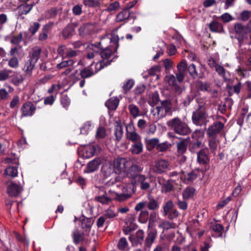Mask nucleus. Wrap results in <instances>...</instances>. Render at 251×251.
<instances>
[{
    "instance_id": "6e6d98bb",
    "label": "nucleus",
    "mask_w": 251,
    "mask_h": 251,
    "mask_svg": "<svg viewBox=\"0 0 251 251\" xmlns=\"http://www.w3.org/2000/svg\"><path fill=\"white\" fill-rule=\"evenodd\" d=\"M165 80L169 84V85L172 86L176 84L177 82L176 75L175 76L173 75H169L166 76Z\"/></svg>"
},
{
    "instance_id": "5701e85b",
    "label": "nucleus",
    "mask_w": 251,
    "mask_h": 251,
    "mask_svg": "<svg viewBox=\"0 0 251 251\" xmlns=\"http://www.w3.org/2000/svg\"><path fill=\"white\" fill-rule=\"evenodd\" d=\"M95 148L93 145H88L84 147L81 149L82 155L84 158L92 157L95 154Z\"/></svg>"
},
{
    "instance_id": "e433bc0d",
    "label": "nucleus",
    "mask_w": 251,
    "mask_h": 251,
    "mask_svg": "<svg viewBox=\"0 0 251 251\" xmlns=\"http://www.w3.org/2000/svg\"><path fill=\"white\" fill-rule=\"evenodd\" d=\"M130 16L129 11L127 9H124L122 11L119 13L116 17L117 22H122L126 21Z\"/></svg>"
},
{
    "instance_id": "bf43d9fd",
    "label": "nucleus",
    "mask_w": 251,
    "mask_h": 251,
    "mask_svg": "<svg viewBox=\"0 0 251 251\" xmlns=\"http://www.w3.org/2000/svg\"><path fill=\"white\" fill-rule=\"evenodd\" d=\"M23 39V34L21 32L19 33L17 35L13 36L10 40L11 44L18 45L22 41Z\"/></svg>"
},
{
    "instance_id": "72a5a7b5",
    "label": "nucleus",
    "mask_w": 251,
    "mask_h": 251,
    "mask_svg": "<svg viewBox=\"0 0 251 251\" xmlns=\"http://www.w3.org/2000/svg\"><path fill=\"white\" fill-rule=\"evenodd\" d=\"M75 63V61L73 59H62V61L56 65V68L58 70H61L65 68H69L73 66Z\"/></svg>"
},
{
    "instance_id": "4468645a",
    "label": "nucleus",
    "mask_w": 251,
    "mask_h": 251,
    "mask_svg": "<svg viewBox=\"0 0 251 251\" xmlns=\"http://www.w3.org/2000/svg\"><path fill=\"white\" fill-rule=\"evenodd\" d=\"M36 107L32 102L28 101L24 104L21 107V111L22 112V117L31 116L35 113Z\"/></svg>"
},
{
    "instance_id": "052dcab7",
    "label": "nucleus",
    "mask_w": 251,
    "mask_h": 251,
    "mask_svg": "<svg viewBox=\"0 0 251 251\" xmlns=\"http://www.w3.org/2000/svg\"><path fill=\"white\" fill-rule=\"evenodd\" d=\"M158 227L164 230L169 229L173 227L172 224L169 221L162 220L159 222Z\"/></svg>"
},
{
    "instance_id": "dca6fc26",
    "label": "nucleus",
    "mask_w": 251,
    "mask_h": 251,
    "mask_svg": "<svg viewBox=\"0 0 251 251\" xmlns=\"http://www.w3.org/2000/svg\"><path fill=\"white\" fill-rule=\"evenodd\" d=\"M100 49L101 50L99 52L100 53L101 57L102 58V60L100 61L99 62L97 63L96 64H100L101 62L103 61L104 62L103 63L104 68V67L109 65L112 61V59H110V58L112 55V51L110 49L108 48H106L102 50H101V48Z\"/></svg>"
},
{
    "instance_id": "c03bdc74",
    "label": "nucleus",
    "mask_w": 251,
    "mask_h": 251,
    "mask_svg": "<svg viewBox=\"0 0 251 251\" xmlns=\"http://www.w3.org/2000/svg\"><path fill=\"white\" fill-rule=\"evenodd\" d=\"M187 69L189 72L190 76L193 79H196L197 78H202V76L198 74L196 69V67L194 64H191L188 67H187Z\"/></svg>"
},
{
    "instance_id": "49530a36",
    "label": "nucleus",
    "mask_w": 251,
    "mask_h": 251,
    "mask_svg": "<svg viewBox=\"0 0 251 251\" xmlns=\"http://www.w3.org/2000/svg\"><path fill=\"white\" fill-rule=\"evenodd\" d=\"M73 241L75 244H78L84 239V233H80L77 230L73 231L72 234Z\"/></svg>"
},
{
    "instance_id": "c85d7f7f",
    "label": "nucleus",
    "mask_w": 251,
    "mask_h": 251,
    "mask_svg": "<svg viewBox=\"0 0 251 251\" xmlns=\"http://www.w3.org/2000/svg\"><path fill=\"white\" fill-rule=\"evenodd\" d=\"M143 150V145L141 140L132 143L129 151L133 154H139L141 153Z\"/></svg>"
},
{
    "instance_id": "39448f33",
    "label": "nucleus",
    "mask_w": 251,
    "mask_h": 251,
    "mask_svg": "<svg viewBox=\"0 0 251 251\" xmlns=\"http://www.w3.org/2000/svg\"><path fill=\"white\" fill-rule=\"evenodd\" d=\"M103 61L101 62L100 64L91 63L90 65L83 68L80 70L78 75H80L81 78H88L92 77L98 72L100 70L103 68Z\"/></svg>"
},
{
    "instance_id": "473e14b6",
    "label": "nucleus",
    "mask_w": 251,
    "mask_h": 251,
    "mask_svg": "<svg viewBox=\"0 0 251 251\" xmlns=\"http://www.w3.org/2000/svg\"><path fill=\"white\" fill-rule=\"evenodd\" d=\"M119 103V100L118 98H111L105 102V105L108 109L115 110L117 109Z\"/></svg>"
},
{
    "instance_id": "aec40b11",
    "label": "nucleus",
    "mask_w": 251,
    "mask_h": 251,
    "mask_svg": "<svg viewBox=\"0 0 251 251\" xmlns=\"http://www.w3.org/2000/svg\"><path fill=\"white\" fill-rule=\"evenodd\" d=\"M157 181L165 193H168L173 189V185L171 180H166L163 177L159 176L157 177Z\"/></svg>"
},
{
    "instance_id": "603ef678",
    "label": "nucleus",
    "mask_w": 251,
    "mask_h": 251,
    "mask_svg": "<svg viewBox=\"0 0 251 251\" xmlns=\"http://www.w3.org/2000/svg\"><path fill=\"white\" fill-rule=\"evenodd\" d=\"M4 174L13 177H16L18 174L17 169L15 167L9 166L5 170Z\"/></svg>"
},
{
    "instance_id": "de8ad7c7",
    "label": "nucleus",
    "mask_w": 251,
    "mask_h": 251,
    "mask_svg": "<svg viewBox=\"0 0 251 251\" xmlns=\"http://www.w3.org/2000/svg\"><path fill=\"white\" fill-rule=\"evenodd\" d=\"M174 207V204L171 200H169L165 202L163 206V216H167L169 212H170Z\"/></svg>"
},
{
    "instance_id": "79ce46f5",
    "label": "nucleus",
    "mask_w": 251,
    "mask_h": 251,
    "mask_svg": "<svg viewBox=\"0 0 251 251\" xmlns=\"http://www.w3.org/2000/svg\"><path fill=\"white\" fill-rule=\"evenodd\" d=\"M93 29V26L91 24H85L80 26L78 29L80 35L83 36L89 34Z\"/></svg>"
},
{
    "instance_id": "412c9836",
    "label": "nucleus",
    "mask_w": 251,
    "mask_h": 251,
    "mask_svg": "<svg viewBox=\"0 0 251 251\" xmlns=\"http://www.w3.org/2000/svg\"><path fill=\"white\" fill-rule=\"evenodd\" d=\"M197 161L201 165H205L208 163L209 158L205 150L202 149L197 153Z\"/></svg>"
},
{
    "instance_id": "a19ab883",
    "label": "nucleus",
    "mask_w": 251,
    "mask_h": 251,
    "mask_svg": "<svg viewBox=\"0 0 251 251\" xmlns=\"http://www.w3.org/2000/svg\"><path fill=\"white\" fill-rule=\"evenodd\" d=\"M128 110H129L130 114L133 118H136L141 115L140 111L138 107L135 104H129L128 105Z\"/></svg>"
},
{
    "instance_id": "338daca9",
    "label": "nucleus",
    "mask_w": 251,
    "mask_h": 251,
    "mask_svg": "<svg viewBox=\"0 0 251 251\" xmlns=\"http://www.w3.org/2000/svg\"><path fill=\"white\" fill-rule=\"evenodd\" d=\"M83 4L89 7H98L100 6V2L97 0H83Z\"/></svg>"
},
{
    "instance_id": "680f3d73",
    "label": "nucleus",
    "mask_w": 251,
    "mask_h": 251,
    "mask_svg": "<svg viewBox=\"0 0 251 251\" xmlns=\"http://www.w3.org/2000/svg\"><path fill=\"white\" fill-rule=\"evenodd\" d=\"M170 147V145L167 142H163L160 144L158 143L157 146V150L160 152H165L167 151Z\"/></svg>"
},
{
    "instance_id": "e2e57ef3",
    "label": "nucleus",
    "mask_w": 251,
    "mask_h": 251,
    "mask_svg": "<svg viewBox=\"0 0 251 251\" xmlns=\"http://www.w3.org/2000/svg\"><path fill=\"white\" fill-rule=\"evenodd\" d=\"M202 143L200 141L192 142L190 145V150L191 152H195L202 146Z\"/></svg>"
},
{
    "instance_id": "6ab92c4d",
    "label": "nucleus",
    "mask_w": 251,
    "mask_h": 251,
    "mask_svg": "<svg viewBox=\"0 0 251 251\" xmlns=\"http://www.w3.org/2000/svg\"><path fill=\"white\" fill-rule=\"evenodd\" d=\"M197 176L198 175L195 171H191L188 173L182 171L180 175V179L184 183L189 184L195 180Z\"/></svg>"
},
{
    "instance_id": "7c9ffc66",
    "label": "nucleus",
    "mask_w": 251,
    "mask_h": 251,
    "mask_svg": "<svg viewBox=\"0 0 251 251\" xmlns=\"http://www.w3.org/2000/svg\"><path fill=\"white\" fill-rule=\"evenodd\" d=\"M95 199L98 202L104 204H108L111 201V199L107 197L106 192L103 190L100 192L99 195L96 196Z\"/></svg>"
},
{
    "instance_id": "f704fd0d",
    "label": "nucleus",
    "mask_w": 251,
    "mask_h": 251,
    "mask_svg": "<svg viewBox=\"0 0 251 251\" xmlns=\"http://www.w3.org/2000/svg\"><path fill=\"white\" fill-rule=\"evenodd\" d=\"M35 63H33L28 59L25 62L23 68V70L25 74L26 75L29 76L31 75L32 70L35 67Z\"/></svg>"
},
{
    "instance_id": "774afa93",
    "label": "nucleus",
    "mask_w": 251,
    "mask_h": 251,
    "mask_svg": "<svg viewBox=\"0 0 251 251\" xmlns=\"http://www.w3.org/2000/svg\"><path fill=\"white\" fill-rule=\"evenodd\" d=\"M40 27V24L38 22H34L31 24L29 28V32L32 35H34Z\"/></svg>"
},
{
    "instance_id": "a878e982",
    "label": "nucleus",
    "mask_w": 251,
    "mask_h": 251,
    "mask_svg": "<svg viewBox=\"0 0 251 251\" xmlns=\"http://www.w3.org/2000/svg\"><path fill=\"white\" fill-rule=\"evenodd\" d=\"M115 169L112 165H104L101 169V175L104 178H107L112 175L115 172Z\"/></svg>"
},
{
    "instance_id": "0eeeda50",
    "label": "nucleus",
    "mask_w": 251,
    "mask_h": 251,
    "mask_svg": "<svg viewBox=\"0 0 251 251\" xmlns=\"http://www.w3.org/2000/svg\"><path fill=\"white\" fill-rule=\"evenodd\" d=\"M151 180L148 176L141 175L136 177V179L132 181L133 189H136L137 185L140 186L141 190L147 191L150 189Z\"/></svg>"
},
{
    "instance_id": "8fccbe9b",
    "label": "nucleus",
    "mask_w": 251,
    "mask_h": 251,
    "mask_svg": "<svg viewBox=\"0 0 251 251\" xmlns=\"http://www.w3.org/2000/svg\"><path fill=\"white\" fill-rule=\"evenodd\" d=\"M13 89L10 86L8 87V91L4 88L0 89V99L2 100H7L9 98V93H11Z\"/></svg>"
},
{
    "instance_id": "9b49d317",
    "label": "nucleus",
    "mask_w": 251,
    "mask_h": 251,
    "mask_svg": "<svg viewBox=\"0 0 251 251\" xmlns=\"http://www.w3.org/2000/svg\"><path fill=\"white\" fill-rule=\"evenodd\" d=\"M129 168L127 170L126 175L131 179V183L134 181L137 176L141 175L140 173L143 171V168L137 165H132L129 166Z\"/></svg>"
},
{
    "instance_id": "4c0bfd02",
    "label": "nucleus",
    "mask_w": 251,
    "mask_h": 251,
    "mask_svg": "<svg viewBox=\"0 0 251 251\" xmlns=\"http://www.w3.org/2000/svg\"><path fill=\"white\" fill-rule=\"evenodd\" d=\"M80 226L85 231H89L92 225V219L83 217L80 220Z\"/></svg>"
},
{
    "instance_id": "4d7b16f0",
    "label": "nucleus",
    "mask_w": 251,
    "mask_h": 251,
    "mask_svg": "<svg viewBox=\"0 0 251 251\" xmlns=\"http://www.w3.org/2000/svg\"><path fill=\"white\" fill-rule=\"evenodd\" d=\"M92 124L90 122H86L80 128V132L82 134H87L92 128Z\"/></svg>"
},
{
    "instance_id": "393cba45",
    "label": "nucleus",
    "mask_w": 251,
    "mask_h": 251,
    "mask_svg": "<svg viewBox=\"0 0 251 251\" xmlns=\"http://www.w3.org/2000/svg\"><path fill=\"white\" fill-rule=\"evenodd\" d=\"M22 191V188L19 185L11 183L7 188V191L10 196L14 197L18 195Z\"/></svg>"
},
{
    "instance_id": "13d9d810",
    "label": "nucleus",
    "mask_w": 251,
    "mask_h": 251,
    "mask_svg": "<svg viewBox=\"0 0 251 251\" xmlns=\"http://www.w3.org/2000/svg\"><path fill=\"white\" fill-rule=\"evenodd\" d=\"M106 130L103 127H99L96 132V137L97 139H103L106 136Z\"/></svg>"
},
{
    "instance_id": "864d4df0",
    "label": "nucleus",
    "mask_w": 251,
    "mask_h": 251,
    "mask_svg": "<svg viewBox=\"0 0 251 251\" xmlns=\"http://www.w3.org/2000/svg\"><path fill=\"white\" fill-rule=\"evenodd\" d=\"M79 53L80 51L78 50H74L72 48H68L66 51L65 59L75 57Z\"/></svg>"
},
{
    "instance_id": "69168bd1",
    "label": "nucleus",
    "mask_w": 251,
    "mask_h": 251,
    "mask_svg": "<svg viewBox=\"0 0 251 251\" xmlns=\"http://www.w3.org/2000/svg\"><path fill=\"white\" fill-rule=\"evenodd\" d=\"M119 3L117 1H115L110 3L109 6L107 7L106 10L108 12H111L118 10L119 8Z\"/></svg>"
},
{
    "instance_id": "ea45409f",
    "label": "nucleus",
    "mask_w": 251,
    "mask_h": 251,
    "mask_svg": "<svg viewBox=\"0 0 251 251\" xmlns=\"http://www.w3.org/2000/svg\"><path fill=\"white\" fill-rule=\"evenodd\" d=\"M195 190L194 188L190 187H186L182 192V196L183 200H187L194 196Z\"/></svg>"
},
{
    "instance_id": "c756f323",
    "label": "nucleus",
    "mask_w": 251,
    "mask_h": 251,
    "mask_svg": "<svg viewBox=\"0 0 251 251\" xmlns=\"http://www.w3.org/2000/svg\"><path fill=\"white\" fill-rule=\"evenodd\" d=\"M33 4L23 3L18 7V15L21 16L23 15H26L32 9Z\"/></svg>"
},
{
    "instance_id": "f03ea898",
    "label": "nucleus",
    "mask_w": 251,
    "mask_h": 251,
    "mask_svg": "<svg viewBox=\"0 0 251 251\" xmlns=\"http://www.w3.org/2000/svg\"><path fill=\"white\" fill-rule=\"evenodd\" d=\"M167 125L176 133L179 135L186 136L190 134L192 131L188 125L178 117H175L169 121Z\"/></svg>"
},
{
    "instance_id": "ddd939ff",
    "label": "nucleus",
    "mask_w": 251,
    "mask_h": 251,
    "mask_svg": "<svg viewBox=\"0 0 251 251\" xmlns=\"http://www.w3.org/2000/svg\"><path fill=\"white\" fill-rule=\"evenodd\" d=\"M177 71L176 74L177 82L180 83L183 81L185 75L187 70L186 61L182 60L177 65Z\"/></svg>"
},
{
    "instance_id": "7ed1b4c3",
    "label": "nucleus",
    "mask_w": 251,
    "mask_h": 251,
    "mask_svg": "<svg viewBox=\"0 0 251 251\" xmlns=\"http://www.w3.org/2000/svg\"><path fill=\"white\" fill-rule=\"evenodd\" d=\"M208 116L203 104H199V107L193 112L192 120L196 126H206L208 122Z\"/></svg>"
},
{
    "instance_id": "423d86ee",
    "label": "nucleus",
    "mask_w": 251,
    "mask_h": 251,
    "mask_svg": "<svg viewBox=\"0 0 251 251\" xmlns=\"http://www.w3.org/2000/svg\"><path fill=\"white\" fill-rule=\"evenodd\" d=\"M148 201H142L137 203L135 206V210L139 211L143 209L146 206L151 211H155L159 208V205L158 201L151 195L148 196Z\"/></svg>"
},
{
    "instance_id": "f3484780",
    "label": "nucleus",
    "mask_w": 251,
    "mask_h": 251,
    "mask_svg": "<svg viewBox=\"0 0 251 251\" xmlns=\"http://www.w3.org/2000/svg\"><path fill=\"white\" fill-rule=\"evenodd\" d=\"M101 163V160L100 158H96L90 161L87 164L85 173H91L96 171Z\"/></svg>"
},
{
    "instance_id": "1a4fd4ad",
    "label": "nucleus",
    "mask_w": 251,
    "mask_h": 251,
    "mask_svg": "<svg viewBox=\"0 0 251 251\" xmlns=\"http://www.w3.org/2000/svg\"><path fill=\"white\" fill-rule=\"evenodd\" d=\"M131 162L127 160L125 158H118L115 161L114 165V169L119 173L125 172L126 169L130 166Z\"/></svg>"
},
{
    "instance_id": "c9c22d12",
    "label": "nucleus",
    "mask_w": 251,
    "mask_h": 251,
    "mask_svg": "<svg viewBox=\"0 0 251 251\" xmlns=\"http://www.w3.org/2000/svg\"><path fill=\"white\" fill-rule=\"evenodd\" d=\"M209 28L211 31L214 32H222L224 31L222 25L215 21L211 22L209 24Z\"/></svg>"
},
{
    "instance_id": "b1692460",
    "label": "nucleus",
    "mask_w": 251,
    "mask_h": 251,
    "mask_svg": "<svg viewBox=\"0 0 251 251\" xmlns=\"http://www.w3.org/2000/svg\"><path fill=\"white\" fill-rule=\"evenodd\" d=\"M123 129L121 125V121L118 120L116 121V124L114 129V134L115 136V140L120 141L123 135Z\"/></svg>"
},
{
    "instance_id": "3c124183",
    "label": "nucleus",
    "mask_w": 251,
    "mask_h": 251,
    "mask_svg": "<svg viewBox=\"0 0 251 251\" xmlns=\"http://www.w3.org/2000/svg\"><path fill=\"white\" fill-rule=\"evenodd\" d=\"M159 96L158 94L157 93H152L149 101V104L154 107V106H156L158 104H159Z\"/></svg>"
},
{
    "instance_id": "9d476101",
    "label": "nucleus",
    "mask_w": 251,
    "mask_h": 251,
    "mask_svg": "<svg viewBox=\"0 0 251 251\" xmlns=\"http://www.w3.org/2000/svg\"><path fill=\"white\" fill-rule=\"evenodd\" d=\"M224 125L221 122L218 121L214 123L207 129L206 133L208 137H217L223 129Z\"/></svg>"
},
{
    "instance_id": "f8f14e48",
    "label": "nucleus",
    "mask_w": 251,
    "mask_h": 251,
    "mask_svg": "<svg viewBox=\"0 0 251 251\" xmlns=\"http://www.w3.org/2000/svg\"><path fill=\"white\" fill-rule=\"evenodd\" d=\"M157 231L156 229H151L147 231V236L145 240L144 249H150L154 243L157 236Z\"/></svg>"
},
{
    "instance_id": "37998d69",
    "label": "nucleus",
    "mask_w": 251,
    "mask_h": 251,
    "mask_svg": "<svg viewBox=\"0 0 251 251\" xmlns=\"http://www.w3.org/2000/svg\"><path fill=\"white\" fill-rule=\"evenodd\" d=\"M159 142V139L157 138H153L147 140L146 147L147 150L149 151H151L155 147L157 149Z\"/></svg>"
},
{
    "instance_id": "cd10ccee",
    "label": "nucleus",
    "mask_w": 251,
    "mask_h": 251,
    "mask_svg": "<svg viewBox=\"0 0 251 251\" xmlns=\"http://www.w3.org/2000/svg\"><path fill=\"white\" fill-rule=\"evenodd\" d=\"M75 27V25L74 23L68 24L62 31V37L65 39H67L73 36Z\"/></svg>"
},
{
    "instance_id": "09e8293b",
    "label": "nucleus",
    "mask_w": 251,
    "mask_h": 251,
    "mask_svg": "<svg viewBox=\"0 0 251 251\" xmlns=\"http://www.w3.org/2000/svg\"><path fill=\"white\" fill-rule=\"evenodd\" d=\"M215 71L220 76L223 78L225 82L230 81V79H228L226 77V71L223 66L218 64L217 66H216Z\"/></svg>"
},
{
    "instance_id": "2eb2a0df",
    "label": "nucleus",
    "mask_w": 251,
    "mask_h": 251,
    "mask_svg": "<svg viewBox=\"0 0 251 251\" xmlns=\"http://www.w3.org/2000/svg\"><path fill=\"white\" fill-rule=\"evenodd\" d=\"M169 167L170 164L168 161L164 159H160L155 162L153 172L161 174L164 173L166 169H170Z\"/></svg>"
},
{
    "instance_id": "58836bf2",
    "label": "nucleus",
    "mask_w": 251,
    "mask_h": 251,
    "mask_svg": "<svg viewBox=\"0 0 251 251\" xmlns=\"http://www.w3.org/2000/svg\"><path fill=\"white\" fill-rule=\"evenodd\" d=\"M204 137V131L202 129H196L192 134V138L196 141L202 142Z\"/></svg>"
},
{
    "instance_id": "5fc2aeb1",
    "label": "nucleus",
    "mask_w": 251,
    "mask_h": 251,
    "mask_svg": "<svg viewBox=\"0 0 251 251\" xmlns=\"http://www.w3.org/2000/svg\"><path fill=\"white\" fill-rule=\"evenodd\" d=\"M209 146L212 151H215L217 148L218 140L217 137H209Z\"/></svg>"
},
{
    "instance_id": "20e7f679",
    "label": "nucleus",
    "mask_w": 251,
    "mask_h": 251,
    "mask_svg": "<svg viewBox=\"0 0 251 251\" xmlns=\"http://www.w3.org/2000/svg\"><path fill=\"white\" fill-rule=\"evenodd\" d=\"M234 29L236 33L235 38L241 47L243 45L244 40L248 38L247 34L251 31V29L249 24L244 25L240 23H236L234 25Z\"/></svg>"
},
{
    "instance_id": "4be33fe9",
    "label": "nucleus",
    "mask_w": 251,
    "mask_h": 251,
    "mask_svg": "<svg viewBox=\"0 0 251 251\" xmlns=\"http://www.w3.org/2000/svg\"><path fill=\"white\" fill-rule=\"evenodd\" d=\"M144 237V232L143 230H138L135 235H131L129 236V239L132 244L136 245L141 244L143 242Z\"/></svg>"
},
{
    "instance_id": "a18cd8bd",
    "label": "nucleus",
    "mask_w": 251,
    "mask_h": 251,
    "mask_svg": "<svg viewBox=\"0 0 251 251\" xmlns=\"http://www.w3.org/2000/svg\"><path fill=\"white\" fill-rule=\"evenodd\" d=\"M140 211L138 217V221L141 223L146 224L149 219V212L146 209H142Z\"/></svg>"
},
{
    "instance_id": "6e6552de",
    "label": "nucleus",
    "mask_w": 251,
    "mask_h": 251,
    "mask_svg": "<svg viewBox=\"0 0 251 251\" xmlns=\"http://www.w3.org/2000/svg\"><path fill=\"white\" fill-rule=\"evenodd\" d=\"M126 138L132 143L141 140V137L137 133L132 124H129L126 126Z\"/></svg>"
},
{
    "instance_id": "bb28decb",
    "label": "nucleus",
    "mask_w": 251,
    "mask_h": 251,
    "mask_svg": "<svg viewBox=\"0 0 251 251\" xmlns=\"http://www.w3.org/2000/svg\"><path fill=\"white\" fill-rule=\"evenodd\" d=\"M41 52V49L40 47H34L29 53L28 60L36 64L40 58Z\"/></svg>"
},
{
    "instance_id": "f257e3e1",
    "label": "nucleus",
    "mask_w": 251,
    "mask_h": 251,
    "mask_svg": "<svg viewBox=\"0 0 251 251\" xmlns=\"http://www.w3.org/2000/svg\"><path fill=\"white\" fill-rule=\"evenodd\" d=\"M151 113L156 122L172 114V103L169 100H163L156 106L153 107Z\"/></svg>"
},
{
    "instance_id": "a211bd4d",
    "label": "nucleus",
    "mask_w": 251,
    "mask_h": 251,
    "mask_svg": "<svg viewBox=\"0 0 251 251\" xmlns=\"http://www.w3.org/2000/svg\"><path fill=\"white\" fill-rule=\"evenodd\" d=\"M88 52L86 57L88 59H91L93 58L95 55L99 52L100 49V42L98 44H90L87 47Z\"/></svg>"
},
{
    "instance_id": "2f4dec72",
    "label": "nucleus",
    "mask_w": 251,
    "mask_h": 251,
    "mask_svg": "<svg viewBox=\"0 0 251 251\" xmlns=\"http://www.w3.org/2000/svg\"><path fill=\"white\" fill-rule=\"evenodd\" d=\"M187 140H189L190 138L183 139L176 143L177 153L178 155H182L186 152L187 147Z\"/></svg>"
},
{
    "instance_id": "0e129e2a",
    "label": "nucleus",
    "mask_w": 251,
    "mask_h": 251,
    "mask_svg": "<svg viewBox=\"0 0 251 251\" xmlns=\"http://www.w3.org/2000/svg\"><path fill=\"white\" fill-rule=\"evenodd\" d=\"M12 73L11 70H3L0 71V80L4 81L6 80L9 76L10 74Z\"/></svg>"
}]
</instances>
